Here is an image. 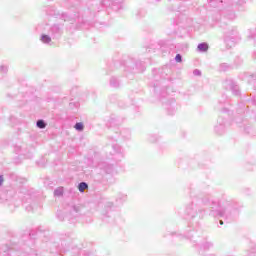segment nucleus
I'll use <instances>...</instances> for the list:
<instances>
[{"mask_svg": "<svg viewBox=\"0 0 256 256\" xmlns=\"http://www.w3.org/2000/svg\"><path fill=\"white\" fill-rule=\"evenodd\" d=\"M189 195L191 202L186 206L185 217L190 231L183 235L167 228V233L163 234V237H169L170 235V237L188 239L199 255H203L205 251H209L213 247V243L207 242V238L203 236L201 230V221L205 219V215L213 217V219H219V225L231 223L235 221L243 205L235 200H227L225 194H222V197L216 200L211 199V195L199 191L193 185L189 187Z\"/></svg>", "mask_w": 256, "mask_h": 256, "instance_id": "nucleus-1", "label": "nucleus"}, {"mask_svg": "<svg viewBox=\"0 0 256 256\" xmlns=\"http://www.w3.org/2000/svg\"><path fill=\"white\" fill-rule=\"evenodd\" d=\"M41 233V228L32 229L21 235L18 242L15 239L9 244L0 245V256H37L35 239Z\"/></svg>", "mask_w": 256, "mask_h": 256, "instance_id": "nucleus-2", "label": "nucleus"}, {"mask_svg": "<svg viewBox=\"0 0 256 256\" xmlns=\"http://www.w3.org/2000/svg\"><path fill=\"white\" fill-rule=\"evenodd\" d=\"M46 15L54 17L55 19H61V21L71 23L72 25L76 23V29H89V27L99 29V25L107 26L106 22L93 20L97 17V14L91 12V8H87L84 14H81L80 11L69 14L67 12H60L55 6H48L46 8Z\"/></svg>", "mask_w": 256, "mask_h": 256, "instance_id": "nucleus-3", "label": "nucleus"}, {"mask_svg": "<svg viewBox=\"0 0 256 256\" xmlns=\"http://www.w3.org/2000/svg\"><path fill=\"white\" fill-rule=\"evenodd\" d=\"M167 67L152 70L154 75V81L152 82V87L154 95L160 99L163 108L165 109L167 115L173 116L177 111H179V104L175 98L169 97L167 93V87L169 85V80L167 78Z\"/></svg>", "mask_w": 256, "mask_h": 256, "instance_id": "nucleus-4", "label": "nucleus"}, {"mask_svg": "<svg viewBox=\"0 0 256 256\" xmlns=\"http://www.w3.org/2000/svg\"><path fill=\"white\" fill-rule=\"evenodd\" d=\"M117 69L124 71L125 77L128 79H133L135 73H143L145 71V63L141 60L125 56L122 60H113L107 64L106 75H111Z\"/></svg>", "mask_w": 256, "mask_h": 256, "instance_id": "nucleus-5", "label": "nucleus"}, {"mask_svg": "<svg viewBox=\"0 0 256 256\" xmlns=\"http://www.w3.org/2000/svg\"><path fill=\"white\" fill-rule=\"evenodd\" d=\"M8 177L13 182L10 186H6L0 193V203L7 207H19V202H17V191L23 193V183H25V179L20 178L13 172L9 173Z\"/></svg>", "mask_w": 256, "mask_h": 256, "instance_id": "nucleus-6", "label": "nucleus"}, {"mask_svg": "<svg viewBox=\"0 0 256 256\" xmlns=\"http://www.w3.org/2000/svg\"><path fill=\"white\" fill-rule=\"evenodd\" d=\"M216 23L218 27L223 30L222 39L226 49H233V47L241 41V34H239L237 26H229L223 18L216 20Z\"/></svg>", "mask_w": 256, "mask_h": 256, "instance_id": "nucleus-7", "label": "nucleus"}, {"mask_svg": "<svg viewBox=\"0 0 256 256\" xmlns=\"http://www.w3.org/2000/svg\"><path fill=\"white\" fill-rule=\"evenodd\" d=\"M84 209L85 208L81 204H70L65 212L59 210L56 217L59 221H67L68 223L75 225V223H79V221L83 219L85 213Z\"/></svg>", "mask_w": 256, "mask_h": 256, "instance_id": "nucleus-8", "label": "nucleus"}, {"mask_svg": "<svg viewBox=\"0 0 256 256\" xmlns=\"http://www.w3.org/2000/svg\"><path fill=\"white\" fill-rule=\"evenodd\" d=\"M124 121L125 118L112 114L106 122V127L110 133H115L116 137L120 134L124 141H129L131 139V130L128 128L119 130V126L122 125Z\"/></svg>", "mask_w": 256, "mask_h": 256, "instance_id": "nucleus-9", "label": "nucleus"}, {"mask_svg": "<svg viewBox=\"0 0 256 256\" xmlns=\"http://www.w3.org/2000/svg\"><path fill=\"white\" fill-rule=\"evenodd\" d=\"M102 215V221L104 223H110V225H115V215L117 213V206L111 201H106L103 203V207L100 211Z\"/></svg>", "mask_w": 256, "mask_h": 256, "instance_id": "nucleus-10", "label": "nucleus"}, {"mask_svg": "<svg viewBox=\"0 0 256 256\" xmlns=\"http://www.w3.org/2000/svg\"><path fill=\"white\" fill-rule=\"evenodd\" d=\"M97 169H99L103 181L106 183H115V179L113 178V175H115V165L102 161L98 163Z\"/></svg>", "mask_w": 256, "mask_h": 256, "instance_id": "nucleus-11", "label": "nucleus"}, {"mask_svg": "<svg viewBox=\"0 0 256 256\" xmlns=\"http://www.w3.org/2000/svg\"><path fill=\"white\" fill-rule=\"evenodd\" d=\"M21 197V203L26 211L31 212L35 211L37 209V206L39 205V202L37 201V198L35 195H31L29 193L24 194V196Z\"/></svg>", "mask_w": 256, "mask_h": 256, "instance_id": "nucleus-12", "label": "nucleus"}, {"mask_svg": "<svg viewBox=\"0 0 256 256\" xmlns=\"http://www.w3.org/2000/svg\"><path fill=\"white\" fill-rule=\"evenodd\" d=\"M64 29L65 24L54 23L49 27L48 33L54 41H59L63 37Z\"/></svg>", "mask_w": 256, "mask_h": 256, "instance_id": "nucleus-13", "label": "nucleus"}, {"mask_svg": "<svg viewBox=\"0 0 256 256\" xmlns=\"http://www.w3.org/2000/svg\"><path fill=\"white\" fill-rule=\"evenodd\" d=\"M100 7H106V9H112V11H121L123 9V0H102Z\"/></svg>", "mask_w": 256, "mask_h": 256, "instance_id": "nucleus-14", "label": "nucleus"}, {"mask_svg": "<svg viewBox=\"0 0 256 256\" xmlns=\"http://www.w3.org/2000/svg\"><path fill=\"white\" fill-rule=\"evenodd\" d=\"M220 17H223V19H227L228 21H235V19H237L235 8L231 2H229L228 5L220 11Z\"/></svg>", "mask_w": 256, "mask_h": 256, "instance_id": "nucleus-15", "label": "nucleus"}, {"mask_svg": "<svg viewBox=\"0 0 256 256\" xmlns=\"http://www.w3.org/2000/svg\"><path fill=\"white\" fill-rule=\"evenodd\" d=\"M224 87L225 89H227V91H231L234 97H241V88L239 87V84H237V82H235L234 80H226L224 82Z\"/></svg>", "mask_w": 256, "mask_h": 256, "instance_id": "nucleus-16", "label": "nucleus"}, {"mask_svg": "<svg viewBox=\"0 0 256 256\" xmlns=\"http://www.w3.org/2000/svg\"><path fill=\"white\" fill-rule=\"evenodd\" d=\"M112 150L113 153H110V155H112V159L113 161H116V163L125 157V151L119 144H112Z\"/></svg>", "mask_w": 256, "mask_h": 256, "instance_id": "nucleus-17", "label": "nucleus"}, {"mask_svg": "<svg viewBox=\"0 0 256 256\" xmlns=\"http://www.w3.org/2000/svg\"><path fill=\"white\" fill-rule=\"evenodd\" d=\"M214 131L217 135H224L225 131H227V119L219 117L217 125L214 127Z\"/></svg>", "mask_w": 256, "mask_h": 256, "instance_id": "nucleus-18", "label": "nucleus"}, {"mask_svg": "<svg viewBox=\"0 0 256 256\" xmlns=\"http://www.w3.org/2000/svg\"><path fill=\"white\" fill-rule=\"evenodd\" d=\"M152 47H158L161 53H169V50L171 47H173V45H171L169 41L160 40L159 42H154Z\"/></svg>", "mask_w": 256, "mask_h": 256, "instance_id": "nucleus-19", "label": "nucleus"}, {"mask_svg": "<svg viewBox=\"0 0 256 256\" xmlns=\"http://www.w3.org/2000/svg\"><path fill=\"white\" fill-rule=\"evenodd\" d=\"M169 11H176V18L174 19L175 25H181L185 19H187V16L184 13H181V8H175V7H170Z\"/></svg>", "mask_w": 256, "mask_h": 256, "instance_id": "nucleus-20", "label": "nucleus"}, {"mask_svg": "<svg viewBox=\"0 0 256 256\" xmlns=\"http://www.w3.org/2000/svg\"><path fill=\"white\" fill-rule=\"evenodd\" d=\"M229 3L235 8L237 11H247V1L245 0H230Z\"/></svg>", "mask_w": 256, "mask_h": 256, "instance_id": "nucleus-21", "label": "nucleus"}, {"mask_svg": "<svg viewBox=\"0 0 256 256\" xmlns=\"http://www.w3.org/2000/svg\"><path fill=\"white\" fill-rule=\"evenodd\" d=\"M126 201H127V194L123 192H119L116 195V198H115L116 207L123 205L124 203H126Z\"/></svg>", "mask_w": 256, "mask_h": 256, "instance_id": "nucleus-22", "label": "nucleus"}, {"mask_svg": "<svg viewBox=\"0 0 256 256\" xmlns=\"http://www.w3.org/2000/svg\"><path fill=\"white\" fill-rule=\"evenodd\" d=\"M40 41L42 43H44V45H52L53 43V37H51V34H45V33H42L40 35Z\"/></svg>", "mask_w": 256, "mask_h": 256, "instance_id": "nucleus-23", "label": "nucleus"}, {"mask_svg": "<svg viewBox=\"0 0 256 256\" xmlns=\"http://www.w3.org/2000/svg\"><path fill=\"white\" fill-rule=\"evenodd\" d=\"M176 53H186L189 49V44L187 43H178L175 45Z\"/></svg>", "mask_w": 256, "mask_h": 256, "instance_id": "nucleus-24", "label": "nucleus"}, {"mask_svg": "<svg viewBox=\"0 0 256 256\" xmlns=\"http://www.w3.org/2000/svg\"><path fill=\"white\" fill-rule=\"evenodd\" d=\"M109 85L114 89H119L121 87V80H119L116 76H111Z\"/></svg>", "mask_w": 256, "mask_h": 256, "instance_id": "nucleus-25", "label": "nucleus"}, {"mask_svg": "<svg viewBox=\"0 0 256 256\" xmlns=\"http://www.w3.org/2000/svg\"><path fill=\"white\" fill-rule=\"evenodd\" d=\"M197 51L198 53H207L209 51V43L202 42L197 45Z\"/></svg>", "mask_w": 256, "mask_h": 256, "instance_id": "nucleus-26", "label": "nucleus"}, {"mask_svg": "<svg viewBox=\"0 0 256 256\" xmlns=\"http://www.w3.org/2000/svg\"><path fill=\"white\" fill-rule=\"evenodd\" d=\"M136 19H143L147 17V10L145 8H140L136 11Z\"/></svg>", "mask_w": 256, "mask_h": 256, "instance_id": "nucleus-27", "label": "nucleus"}, {"mask_svg": "<svg viewBox=\"0 0 256 256\" xmlns=\"http://www.w3.org/2000/svg\"><path fill=\"white\" fill-rule=\"evenodd\" d=\"M208 5L214 9L223 5V0H208Z\"/></svg>", "mask_w": 256, "mask_h": 256, "instance_id": "nucleus-28", "label": "nucleus"}, {"mask_svg": "<svg viewBox=\"0 0 256 256\" xmlns=\"http://www.w3.org/2000/svg\"><path fill=\"white\" fill-rule=\"evenodd\" d=\"M231 69H233V66L231 64L221 63L219 65V71L221 72L231 71Z\"/></svg>", "mask_w": 256, "mask_h": 256, "instance_id": "nucleus-29", "label": "nucleus"}, {"mask_svg": "<svg viewBox=\"0 0 256 256\" xmlns=\"http://www.w3.org/2000/svg\"><path fill=\"white\" fill-rule=\"evenodd\" d=\"M65 195V188L60 186L54 190V197H63Z\"/></svg>", "mask_w": 256, "mask_h": 256, "instance_id": "nucleus-30", "label": "nucleus"}, {"mask_svg": "<svg viewBox=\"0 0 256 256\" xmlns=\"http://www.w3.org/2000/svg\"><path fill=\"white\" fill-rule=\"evenodd\" d=\"M9 72V67L7 65H1L0 66V79H3L5 75Z\"/></svg>", "mask_w": 256, "mask_h": 256, "instance_id": "nucleus-31", "label": "nucleus"}, {"mask_svg": "<svg viewBox=\"0 0 256 256\" xmlns=\"http://www.w3.org/2000/svg\"><path fill=\"white\" fill-rule=\"evenodd\" d=\"M85 189H89V184L87 182H80L78 184V191L80 193H85Z\"/></svg>", "mask_w": 256, "mask_h": 256, "instance_id": "nucleus-32", "label": "nucleus"}, {"mask_svg": "<svg viewBox=\"0 0 256 256\" xmlns=\"http://www.w3.org/2000/svg\"><path fill=\"white\" fill-rule=\"evenodd\" d=\"M74 129L81 133L85 130V124L83 122H76L74 125Z\"/></svg>", "mask_w": 256, "mask_h": 256, "instance_id": "nucleus-33", "label": "nucleus"}, {"mask_svg": "<svg viewBox=\"0 0 256 256\" xmlns=\"http://www.w3.org/2000/svg\"><path fill=\"white\" fill-rule=\"evenodd\" d=\"M36 127L38 129H45L47 127V122L45 120H43V119H38L36 121Z\"/></svg>", "mask_w": 256, "mask_h": 256, "instance_id": "nucleus-34", "label": "nucleus"}, {"mask_svg": "<svg viewBox=\"0 0 256 256\" xmlns=\"http://www.w3.org/2000/svg\"><path fill=\"white\" fill-rule=\"evenodd\" d=\"M153 45H155V43L150 44V45L146 48V51H147L148 53H157V51H160L159 47L153 46Z\"/></svg>", "mask_w": 256, "mask_h": 256, "instance_id": "nucleus-35", "label": "nucleus"}, {"mask_svg": "<svg viewBox=\"0 0 256 256\" xmlns=\"http://www.w3.org/2000/svg\"><path fill=\"white\" fill-rule=\"evenodd\" d=\"M248 33H249L248 39H253L256 46V28L248 30Z\"/></svg>", "mask_w": 256, "mask_h": 256, "instance_id": "nucleus-36", "label": "nucleus"}, {"mask_svg": "<svg viewBox=\"0 0 256 256\" xmlns=\"http://www.w3.org/2000/svg\"><path fill=\"white\" fill-rule=\"evenodd\" d=\"M234 65L235 67H240V65H243V58H241V56H236L234 59Z\"/></svg>", "mask_w": 256, "mask_h": 256, "instance_id": "nucleus-37", "label": "nucleus"}, {"mask_svg": "<svg viewBox=\"0 0 256 256\" xmlns=\"http://www.w3.org/2000/svg\"><path fill=\"white\" fill-rule=\"evenodd\" d=\"M158 140H159V137H157V135H155V134H150L148 136V141L150 143H157Z\"/></svg>", "mask_w": 256, "mask_h": 256, "instance_id": "nucleus-38", "label": "nucleus"}, {"mask_svg": "<svg viewBox=\"0 0 256 256\" xmlns=\"http://www.w3.org/2000/svg\"><path fill=\"white\" fill-rule=\"evenodd\" d=\"M174 61L176 63H183V55H181L180 53H177L175 58H174Z\"/></svg>", "mask_w": 256, "mask_h": 256, "instance_id": "nucleus-39", "label": "nucleus"}, {"mask_svg": "<svg viewBox=\"0 0 256 256\" xmlns=\"http://www.w3.org/2000/svg\"><path fill=\"white\" fill-rule=\"evenodd\" d=\"M9 121H10L11 125H17V123H19V119H17V117H15V116H10Z\"/></svg>", "mask_w": 256, "mask_h": 256, "instance_id": "nucleus-40", "label": "nucleus"}, {"mask_svg": "<svg viewBox=\"0 0 256 256\" xmlns=\"http://www.w3.org/2000/svg\"><path fill=\"white\" fill-rule=\"evenodd\" d=\"M118 107H120V109H126V107H129V104H126L123 100H120L118 102Z\"/></svg>", "mask_w": 256, "mask_h": 256, "instance_id": "nucleus-41", "label": "nucleus"}, {"mask_svg": "<svg viewBox=\"0 0 256 256\" xmlns=\"http://www.w3.org/2000/svg\"><path fill=\"white\" fill-rule=\"evenodd\" d=\"M14 151L17 155H21V146L16 145L14 147Z\"/></svg>", "mask_w": 256, "mask_h": 256, "instance_id": "nucleus-42", "label": "nucleus"}, {"mask_svg": "<svg viewBox=\"0 0 256 256\" xmlns=\"http://www.w3.org/2000/svg\"><path fill=\"white\" fill-rule=\"evenodd\" d=\"M193 75H195L196 77H201V70H199V69H194Z\"/></svg>", "mask_w": 256, "mask_h": 256, "instance_id": "nucleus-43", "label": "nucleus"}, {"mask_svg": "<svg viewBox=\"0 0 256 256\" xmlns=\"http://www.w3.org/2000/svg\"><path fill=\"white\" fill-rule=\"evenodd\" d=\"M3 183H5V177L3 174H0V187H3Z\"/></svg>", "mask_w": 256, "mask_h": 256, "instance_id": "nucleus-44", "label": "nucleus"}, {"mask_svg": "<svg viewBox=\"0 0 256 256\" xmlns=\"http://www.w3.org/2000/svg\"><path fill=\"white\" fill-rule=\"evenodd\" d=\"M131 101H132V105H137V102H135V98H133V96H129Z\"/></svg>", "mask_w": 256, "mask_h": 256, "instance_id": "nucleus-45", "label": "nucleus"}, {"mask_svg": "<svg viewBox=\"0 0 256 256\" xmlns=\"http://www.w3.org/2000/svg\"><path fill=\"white\" fill-rule=\"evenodd\" d=\"M221 112H222V113H229V109H227V108L224 107V108L221 109Z\"/></svg>", "mask_w": 256, "mask_h": 256, "instance_id": "nucleus-46", "label": "nucleus"}, {"mask_svg": "<svg viewBox=\"0 0 256 256\" xmlns=\"http://www.w3.org/2000/svg\"><path fill=\"white\" fill-rule=\"evenodd\" d=\"M108 139H109L110 141H117V140L115 139V136H108Z\"/></svg>", "mask_w": 256, "mask_h": 256, "instance_id": "nucleus-47", "label": "nucleus"}, {"mask_svg": "<svg viewBox=\"0 0 256 256\" xmlns=\"http://www.w3.org/2000/svg\"><path fill=\"white\" fill-rule=\"evenodd\" d=\"M102 15H106L107 16V12H102Z\"/></svg>", "mask_w": 256, "mask_h": 256, "instance_id": "nucleus-48", "label": "nucleus"}, {"mask_svg": "<svg viewBox=\"0 0 256 256\" xmlns=\"http://www.w3.org/2000/svg\"><path fill=\"white\" fill-rule=\"evenodd\" d=\"M90 163H93V159H90Z\"/></svg>", "mask_w": 256, "mask_h": 256, "instance_id": "nucleus-49", "label": "nucleus"}, {"mask_svg": "<svg viewBox=\"0 0 256 256\" xmlns=\"http://www.w3.org/2000/svg\"><path fill=\"white\" fill-rule=\"evenodd\" d=\"M161 0H156L157 3H159Z\"/></svg>", "mask_w": 256, "mask_h": 256, "instance_id": "nucleus-50", "label": "nucleus"}, {"mask_svg": "<svg viewBox=\"0 0 256 256\" xmlns=\"http://www.w3.org/2000/svg\"><path fill=\"white\" fill-rule=\"evenodd\" d=\"M48 1H53V0H48Z\"/></svg>", "mask_w": 256, "mask_h": 256, "instance_id": "nucleus-51", "label": "nucleus"}]
</instances>
